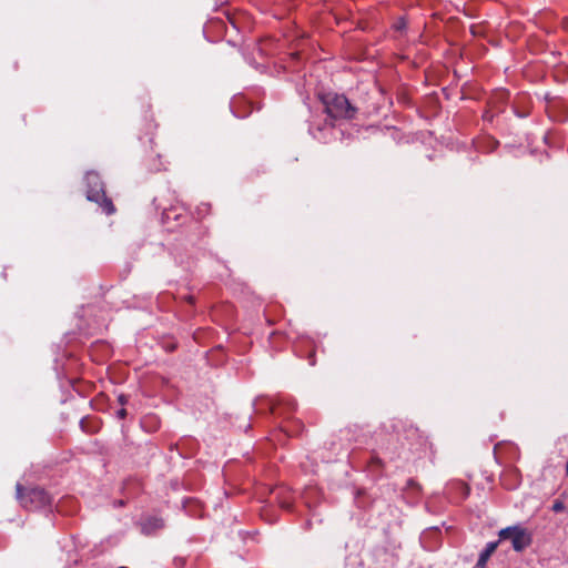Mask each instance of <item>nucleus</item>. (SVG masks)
<instances>
[{"label":"nucleus","instance_id":"15","mask_svg":"<svg viewBox=\"0 0 568 568\" xmlns=\"http://www.w3.org/2000/svg\"><path fill=\"white\" fill-rule=\"evenodd\" d=\"M278 408H280V407H277V406H276V407H272V409H271V410H272V413H273V414H277Z\"/></svg>","mask_w":568,"mask_h":568},{"label":"nucleus","instance_id":"6","mask_svg":"<svg viewBox=\"0 0 568 568\" xmlns=\"http://www.w3.org/2000/svg\"><path fill=\"white\" fill-rule=\"evenodd\" d=\"M101 207L105 211L106 214H112L115 212V207L112 201L106 197L105 192H103V197H101L100 202H98Z\"/></svg>","mask_w":568,"mask_h":568},{"label":"nucleus","instance_id":"12","mask_svg":"<svg viewBox=\"0 0 568 568\" xmlns=\"http://www.w3.org/2000/svg\"><path fill=\"white\" fill-rule=\"evenodd\" d=\"M372 463L381 465L382 460L378 457H373Z\"/></svg>","mask_w":568,"mask_h":568},{"label":"nucleus","instance_id":"13","mask_svg":"<svg viewBox=\"0 0 568 568\" xmlns=\"http://www.w3.org/2000/svg\"><path fill=\"white\" fill-rule=\"evenodd\" d=\"M119 402H120L122 405H124V404L126 403V399H125L124 395H121V396L119 397Z\"/></svg>","mask_w":568,"mask_h":568},{"label":"nucleus","instance_id":"9","mask_svg":"<svg viewBox=\"0 0 568 568\" xmlns=\"http://www.w3.org/2000/svg\"><path fill=\"white\" fill-rule=\"evenodd\" d=\"M118 415L120 418H124L126 416V410L124 408H121L119 412H118Z\"/></svg>","mask_w":568,"mask_h":568},{"label":"nucleus","instance_id":"10","mask_svg":"<svg viewBox=\"0 0 568 568\" xmlns=\"http://www.w3.org/2000/svg\"><path fill=\"white\" fill-rule=\"evenodd\" d=\"M184 300L190 303V304H193L194 303V297L192 295H186L184 296Z\"/></svg>","mask_w":568,"mask_h":568},{"label":"nucleus","instance_id":"5","mask_svg":"<svg viewBox=\"0 0 568 568\" xmlns=\"http://www.w3.org/2000/svg\"><path fill=\"white\" fill-rule=\"evenodd\" d=\"M498 541L488 542L485 549L480 552L478 561L475 568H486V564L491 557V555L496 551L498 547Z\"/></svg>","mask_w":568,"mask_h":568},{"label":"nucleus","instance_id":"8","mask_svg":"<svg viewBox=\"0 0 568 568\" xmlns=\"http://www.w3.org/2000/svg\"><path fill=\"white\" fill-rule=\"evenodd\" d=\"M564 504L561 501H555L554 505H552V510L558 513V511H561L564 510Z\"/></svg>","mask_w":568,"mask_h":568},{"label":"nucleus","instance_id":"7","mask_svg":"<svg viewBox=\"0 0 568 568\" xmlns=\"http://www.w3.org/2000/svg\"><path fill=\"white\" fill-rule=\"evenodd\" d=\"M457 487L463 496V498H467L469 496V493H470V488L467 484L465 483H458L457 484Z\"/></svg>","mask_w":568,"mask_h":568},{"label":"nucleus","instance_id":"2","mask_svg":"<svg viewBox=\"0 0 568 568\" xmlns=\"http://www.w3.org/2000/svg\"><path fill=\"white\" fill-rule=\"evenodd\" d=\"M16 497L20 506L28 510H34L50 506L51 495L41 487H24L21 484L16 485Z\"/></svg>","mask_w":568,"mask_h":568},{"label":"nucleus","instance_id":"4","mask_svg":"<svg viewBox=\"0 0 568 568\" xmlns=\"http://www.w3.org/2000/svg\"><path fill=\"white\" fill-rule=\"evenodd\" d=\"M85 182L88 185L87 199L92 202H100L103 197V184L98 173L88 172L85 174Z\"/></svg>","mask_w":568,"mask_h":568},{"label":"nucleus","instance_id":"16","mask_svg":"<svg viewBox=\"0 0 568 568\" xmlns=\"http://www.w3.org/2000/svg\"><path fill=\"white\" fill-rule=\"evenodd\" d=\"M119 568H128V567H125V566H121V567H119Z\"/></svg>","mask_w":568,"mask_h":568},{"label":"nucleus","instance_id":"11","mask_svg":"<svg viewBox=\"0 0 568 568\" xmlns=\"http://www.w3.org/2000/svg\"><path fill=\"white\" fill-rule=\"evenodd\" d=\"M405 27V21L404 20H400L397 24H396V28L398 30L403 29Z\"/></svg>","mask_w":568,"mask_h":568},{"label":"nucleus","instance_id":"3","mask_svg":"<svg viewBox=\"0 0 568 568\" xmlns=\"http://www.w3.org/2000/svg\"><path fill=\"white\" fill-rule=\"evenodd\" d=\"M500 539H509L515 551H523L532 542L531 534L518 525L509 526L499 531Z\"/></svg>","mask_w":568,"mask_h":568},{"label":"nucleus","instance_id":"1","mask_svg":"<svg viewBox=\"0 0 568 568\" xmlns=\"http://www.w3.org/2000/svg\"><path fill=\"white\" fill-rule=\"evenodd\" d=\"M321 101L326 114L334 120H352L357 113V109L343 94L328 92L321 95Z\"/></svg>","mask_w":568,"mask_h":568},{"label":"nucleus","instance_id":"14","mask_svg":"<svg viewBox=\"0 0 568 568\" xmlns=\"http://www.w3.org/2000/svg\"><path fill=\"white\" fill-rule=\"evenodd\" d=\"M282 507L288 509L291 507V505L288 503H283Z\"/></svg>","mask_w":568,"mask_h":568}]
</instances>
